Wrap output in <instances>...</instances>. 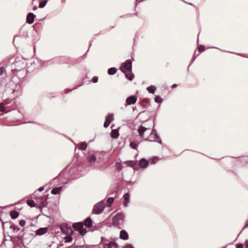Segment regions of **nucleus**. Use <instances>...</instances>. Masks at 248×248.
<instances>
[{"label": "nucleus", "mask_w": 248, "mask_h": 248, "mask_svg": "<svg viewBox=\"0 0 248 248\" xmlns=\"http://www.w3.org/2000/svg\"><path fill=\"white\" fill-rule=\"evenodd\" d=\"M149 161L146 160L144 158L140 159L139 163L135 161H127L124 162L128 166L132 167L134 171L139 170L140 169H144L146 168L149 163Z\"/></svg>", "instance_id": "nucleus-1"}, {"label": "nucleus", "mask_w": 248, "mask_h": 248, "mask_svg": "<svg viewBox=\"0 0 248 248\" xmlns=\"http://www.w3.org/2000/svg\"><path fill=\"white\" fill-rule=\"evenodd\" d=\"M146 140L152 142H157L160 144H162V140L157 134L156 130L155 129L152 130L149 136L147 138Z\"/></svg>", "instance_id": "nucleus-2"}, {"label": "nucleus", "mask_w": 248, "mask_h": 248, "mask_svg": "<svg viewBox=\"0 0 248 248\" xmlns=\"http://www.w3.org/2000/svg\"><path fill=\"white\" fill-rule=\"evenodd\" d=\"M124 215L123 213H119L117 214L113 218V224L116 227H120V226L123 223Z\"/></svg>", "instance_id": "nucleus-3"}, {"label": "nucleus", "mask_w": 248, "mask_h": 248, "mask_svg": "<svg viewBox=\"0 0 248 248\" xmlns=\"http://www.w3.org/2000/svg\"><path fill=\"white\" fill-rule=\"evenodd\" d=\"M105 205V202L103 201L98 202L94 205L93 212L95 214H100L103 211Z\"/></svg>", "instance_id": "nucleus-4"}, {"label": "nucleus", "mask_w": 248, "mask_h": 248, "mask_svg": "<svg viewBox=\"0 0 248 248\" xmlns=\"http://www.w3.org/2000/svg\"><path fill=\"white\" fill-rule=\"evenodd\" d=\"M123 69L124 68L125 70L131 72L132 71V61L130 59L126 60L124 62L122 63V66H121Z\"/></svg>", "instance_id": "nucleus-5"}, {"label": "nucleus", "mask_w": 248, "mask_h": 248, "mask_svg": "<svg viewBox=\"0 0 248 248\" xmlns=\"http://www.w3.org/2000/svg\"><path fill=\"white\" fill-rule=\"evenodd\" d=\"M137 100V97L135 95H130L125 100V107L135 104Z\"/></svg>", "instance_id": "nucleus-6"}, {"label": "nucleus", "mask_w": 248, "mask_h": 248, "mask_svg": "<svg viewBox=\"0 0 248 248\" xmlns=\"http://www.w3.org/2000/svg\"><path fill=\"white\" fill-rule=\"evenodd\" d=\"M114 120V114L112 113H108L106 118L105 121L104 123V127L105 128H107L110 123Z\"/></svg>", "instance_id": "nucleus-7"}, {"label": "nucleus", "mask_w": 248, "mask_h": 248, "mask_svg": "<svg viewBox=\"0 0 248 248\" xmlns=\"http://www.w3.org/2000/svg\"><path fill=\"white\" fill-rule=\"evenodd\" d=\"M60 228L61 231L63 233L70 234L73 232L72 229L70 227H68L67 225H61Z\"/></svg>", "instance_id": "nucleus-8"}, {"label": "nucleus", "mask_w": 248, "mask_h": 248, "mask_svg": "<svg viewBox=\"0 0 248 248\" xmlns=\"http://www.w3.org/2000/svg\"><path fill=\"white\" fill-rule=\"evenodd\" d=\"M36 15L32 12L29 13L26 16V23L29 24H32L34 21Z\"/></svg>", "instance_id": "nucleus-9"}, {"label": "nucleus", "mask_w": 248, "mask_h": 248, "mask_svg": "<svg viewBox=\"0 0 248 248\" xmlns=\"http://www.w3.org/2000/svg\"><path fill=\"white\" fill-rule=\"evenodd\" d=\"M120 70L125 75V78H127L129 80H132L134 78V74L131 72L129 73L126 72L123 68L121 67H120Z\"/></svg>", "instance_id": "nucleus-10"}, {"label": "nucleus", "mask_w": 248, "mask_h": 248, "mask_svg": "<svg viewBox=\"0 0 248 248\" xmlns=\"http://www.w3.org/2000/svg\"><path fill=\"white\" fill-rule=\"evenodd\" d=\"M148 129H150V128H146L145 126H143L142 125H140L139 126L138 129V132L139 133V135L141 139H142L143 138L145 132Z\"/></svg>", "instance_id": "nucleus-11"}, {"label": "nucleus", "mask_w": 248, "mask_h": 248, "mask_svg": "<svg viewBox=\"0 0 248 248\" xmlns=\"http://www.w3.org/2000/svg\"><path fill=\"white\" fill-rule=\"evenodd\" d=\"M120 127L118 128H116L112 129L110 132V136L112 138L114 139H117L119 136V129Z\"/></svg>", "instance_id": "nucleus-12"}, {"label": "nucleus", "mask_w": 248, "mask_h": 248, "mask_svg": "<svg viewBox=\"0 0 248 248\" xmlns=\"http://www.w3.org/2000/svg\"><path fill=\"white\" fill-rule=\"evenodd\" d=\"M124 207H126L129 203L130 202V195L129 193H125L124 195Z\"/></svg>", "instance_id": "nucleus-13"}, {"label": "nucleus", "mask_w": 248, "mask_h": 248, "mask_svg": "<svg viewBox=\"0 0 248 248\" xmlns=\"http://www.w3.org/2000/svg\"><path fill=\"white\" fill-rule=\"evenodd\" d=\"M87 146L88 144L86 141L81 142L78 144V149L82 151H85Z\"/></svg>", "instance_id": "nucleus-14"}, {"label": "nucleus", "mask_w": 248, "mask_h": 248, "mask_svg": "<svg viewBox=\"0 0 248 248\" xmlns=\"http://www.w3.org/2000/svg\"><path fill=\"white\" fill-rule=\"evenodd\" d=\"M47 230L48 229L46 227L41 228L36 231V233L38 235H42L46 233Z\"/></svg>", "instance_id": "nucleus-15"}, {"label": "nucleus", "mask_w": 248, "mask_h": 248, "mask_svg": "<svg viewBox=\"0 0 248 248\" xmlns=\"http://www.w3.org/2000/svg\"><path fill=\"white\" fill-rule=\"evenodd\" d=\"M120 238L123 240H127L128 239V234L124 230H122L120 232Z\"/></svg>", "instance_id": "nucleus-16"}, {"label": "nucleus", "mask_w": 248, "mask_h": 248, "mask_svg": "<svg viewBox=\"0 0 248 248\" xmlns=\"http://www.w3.org/2000/svg\"><path fill=\"white\" fill-rule=\"evenodd\" d=\"M156 87L154 85H150L146 88L147 91L150 93L154 94Z\"/></svg>", "instance_id": "nucleus-17"}, {"label": "nucleus", "mask_w": 248, "mask_h": 248, "mask_svg": "<svg viewBox=\"0 0 248 248\" xmlns=\"http://www.w3.org/2000/svg\"><path fill=\"white\" fill-rule=\"evenodd\" d=\"M117 71V69L115 67H110L108 70V74L109 75L112 76L115 75Z\"/></svg>", "instance_id": "nucleus-18"}, {"label": "nucleus", "mask_w": 248, "mask_h": 248, "mask_svg": "<svg viewBox=\"0 0 248 248\" xmlns=\"http://www.w3.org/2000/svg\"><path fill=\"white\" fill-rule=\"evenodd\" d=\"M74 228L77 231H79L83 227V224L81 222L75 223L73 225Z\"/></svg>", "instance_id": "nucleus-19"}, {"label": "nucleus", "mask_w": 248, "mask_h": 248, "mask_svg": "<svg viewBox=\"0 0 248 248\" xmlns=\"http://www.w3.org/2000/svg\"><path fill=\"white\" fill-rule=\"evenodd\" d=\"M117 244L116 243L112 242L105 245L104 248H116Z\"/></svg>", "instance_id": "nucleus-20"}, {"label": "nucleus", "mask_w": 248, "mask_h": 248, "mask_svg": "<svg viewBox=\"0 0 248 248\" xmlns=\"http://www.w3.org/2000/svg\"><path fill=\"white\" fill-rule=\"evenodd\" d=\"M62 187H58L52 189L51 193L53 195L59 194L62 190Z\"/></svg>", "instance_id": "nucleus-21"}, {"label": "nucleus", "mask_w": 248, "mask_h": 248, "mask_svg": "<svg viewBox=\"0 0 248 248\" xmlns=\"http://www.w3.org/2000/svg\"><path fill=\"white\" fill-rule=\"evenodd\" d=\"M92 219L90 218H87L84 222V225L86 227H91L92 226Z\"/></svg>", "instance_id": "nucleus-22"}, {"label": "nucleus", "mask_w": 248, "mask_h": 248, "mask_svg": "<svg viewBox=\"0 0 248 248\" xmlns=\"http://www.w3.org/2000/svg\"><path fill=\"white\" fill-rule=\"evenodd\" d=\"M19 215V213L16 211H12L10 212V216L12 218L16 219Z\"/></svg>", "instance_id": "nucleus-23"}, {"label": "nucleus", "mask_w": 248, "mask_h": 248, "mask_svg": "<svg viewBox=\"0 0 248 248\" xmlns=\"http://www.w3.org/2000/svg\"><path fill=\"white\" fill-rule=\"evenodd\" d=\"M19 89L20 86L18 85H16L15 89H14L13 90V93L15 94L16 96H17L19 93Z\"/></svg>", "instance_id": "nucleus-24"}, {"label": "nucleus", "mask_w": 248, "mask_h": 248, "mask_svg": "<svg viewBox=\"0 0 248 248\" xmlns=\"http://www.w3.org/2000/svg\"><path fill=\"white\" fill-rule=\"evenodd\" d=\"M140 103L141 104V106L143 107H146L147 105L149 104V101H148V99L144 98L142 100Z\"/></svg>", "instance_id": "nucleus-25"}, {"label": "nucleus", "mask_w": 248, "mask_h": 248, "mask_svg": "<svg viewBox=\"0 0 248 248\" xmlns=\"http://www.w3.org/2000/svg\"><path fill=\"white\" fill-rule=\"evenodd\" d=\"M159 160V158L157 156H153V157H152L150 160H149V162L151 164H155V163L156 162H157Z\"/></svg>", "instance_id": "nucleus-26"}, {"label": "nucleus", "mask_w": 248, "mask_h": 248, "mask_svg": "<svg viewBox=\"0 0 248 248\" xmlns=\"http://www.w3.org/2000/svg\"><path fill=\"white\" fill-rule=\"evenodd\" d=\"M47 0H44L42 1H40L38 7L39 8H44L47 4Z\"/></svg>", "instance_id": "nucleus-27"}, {"label": "nucleus", "mask_w": 248, "mask_h": 248, "mask_svg": "<svg viewBox=\"0 0 248 248\" xmlns=\"http://www.w3.org/2000/svg\"><path fill=\"white\" fill-rule=\"evenodd\" d=\"M198 51H199V53L204 51L205 49V46L203 45H199L197 47Z\"/></svg>", "instance_id": "nucleus-28"}, {"label": "nucleus", "mask_w": 248, "mask_h": 248, "mask_svg": "<svg viewBox=\"0 0 248 248\" xmlns=\"http://www.w3.org/2000/svg\"><path fill=\"white\" fill-rule=\"evenodd\" d=\"M154 100L157 103H161L163 101L162 99L159 95H156L154 98Z\"/></svg>", "instance_id": "nucleus-29"}, {"label": "nucleus", "mask_w": 248, "mask_h": 248, "mask_svg": "<svg viewBox=\"0 0 248 248\" xmlns=\"http://www.w3.org/2000/svg\"><path fill=\"white\" fill-rule=\"evenodd\" d=\"M195 153V152L189 150H185L183 151L182 154L187 155H192Z\"/></svg>", "instance_id": "nucleus-30"}, {"label": "nucleus", "mask_w": 248, "mask_h": 248, "mask_svg": "<svg viewBox=\"0 0 248 248\" xmlns=\"http://www.w3.org/2000/svg\"><path fill=\"white\" fill-rule=\"evenodd\" d=\"M114 199L113 198H112V197L109 198L107 201V206H109V207L110 206L111 204L114 202Z\"/></svg>", "instance_id": "nucleus-31"}, {"label": "nucleus", "mask_w": 248, "mask_h": 248, "mask_svg": "<svg viewBox=\"0 0 248 248\" xmlns=\"http://www.w3.org/2000/svg\"><path fill=\"white\" fill-rule=\"evenodd\" d=\"M27 204L31 207H35V204L33 200H29L27 201Z\"/></svg>", "instance_id": "nucleus-32"}, {"label": "nucleus", "mask_w": 248, "mask_h": 248, "mask_svg": "<svg viewBox=\"0 0 248 248\" xmlns=\"http://www.w3.org/2000/svg\"><path fill=\"white\" fill-rule=\"evenodd\" d=\"M87 159L90 163H93L95 161L96 158L95 156H88Z\"/></svg>", "instance_id": "nucleus-33"}, {"label": "nucleus", "mask_w": 248, "mask_h": 248, "mask_svg": "<svg viewBox=\"0 0 248 248\" xmlns=\"http://www.w3.org/2000/svg\"><path fill=\"white\" fill-rule=\"evenodd\" d=\"M130 146L133 149H137L138 147V144L133 141L130 142Z\"/></svg>", "instance_id": "nucleus-34"}, {"label": "nucleus", "mask_w": 248, "mask_h": 248, "mask_svg": "<svg viewBox=\"0 0 248 248\" xmlns=\"http://www.w3.org/2000/svg\"><path fill=\"white\" fill-rule=\"evenodd\" d=\"M115 167L117 170H120L122 169V166L121 163H120L119 162L116 163H115Z\"/></svg>", "instance_id": "nucleus-35"}, {"label": "nucleus", "mask_w": 248, "mask_h": 248, "mask_svg": "<svg viewBox=\"0 0 248 248\" xmlns=\"http://www.w3.org/2000/svg\"><path fill=\"white\" fill-rule=\"evenodd\" d=\"M195 53H196V51L194 53V56H193L191 60V62L190 63H189V64L188 65V68L190 66V65L194 62V61L195 60V59L199 55V53H198L197 55H195Z\"/></svg>", "instance_id": "nucleus-36"}, {"label": "nucleus", "mask_w": 248, "mask_h": 248, "mask_svg": "<svg viewBox=\"0 0 248 248\" xmlns=\"http://www.w3.org/2000/svg\"><path fill=\"white\" fill-rule=\"evenodd\" d=\"M64 240L66 242H70L72 241V238L68 235L64 237Z\"/></svg>", "instance_id": "nucleus-37"}, {"label": "nucleus", "mask_w": 248, "mask_h": 248, "mask_svg": "<svg viewBox=\"0 0 248 248\" xmlns=\"http://www.w3.org/2000/svg\"><path fill=\"white\" fill-rule=\"evenodd\" d=\"M98 78L97 76H94L92 78L91 81L94 83H95L98 82Z\"/></svg>", "instance_id": "nucleus-38"}, {"label": "nucleus", "mask_w": 248, "mask_h": 248, "mask_svg": "<svg viewBox=\"0 0 248 248\" xmlns=\"http://www.w3.org/2000/svg\"><path fill=\"white\" fill-rule=\"evenodd\" d=\"M80 233L83 235L86 233V229H84L83 227L79 231H78Z\"/></svg>", "instance_id": "nucleus-39"}, {"label": "nucleus", "mask_w": 248, "mask_h": 248, "mask_svg": "<svg viewBox=\"0 0 248 248\" xmlns=\"http://www.w3.org/2000/svg\"><path fill=\"white\" fill-rule=\"evenodd\" d=\"M6 108L5 105L3 104H0V111L3 112Z\"/></svg>", "instance_id": "nucleus-40"}, {"label": "nucleus", "mask_w": 248, "mask_h": 248, "mask_svg": "<svg viewBox=\"0 0 248 248\" xmlns=\"http://www.w3.org/2000/svg\"><path fill=\"white\" fill-rule=\"evenodd\" d=\"M25 224H26V221L25 220H21L19 222V225L21 226V227H23L25 225Z\"/></svg>", "instance_id": "nucleus-41"}, {"label": "nucleus", "mask_w": 248, "mask_h": 248, "mask_svg": "<svg viewBox=\"0 0 248 248\" xmlns=\"http://www.w3.org/2000/svg\"><path fill=\"white\" fill-rule=\"evenodd\" d=\"M5 72V68L3 67H0V76L2 75Z\"/></svg>", "instance_id": "nucleus-42"}, {"label": "nucleus", "mask_w": 248, "mask_h": 248, "mask_svg": "<svg viewBox=\"0 0 248 248\" xmlns=\"http://www.w3.org/2000/svg\"><path fill=\"white\" fill-rule=\"evenodd\" d=\"M73 248H88V247L87 246L82 245L76 247H74Z\"/></svg>", "instance_id": "nucleus-43"}, {"label": "nucleus", "mask_w": 248, "mask_h": 248, "mask_svg": "<svg viewBox=\"0 0 248 248\" xmlns=\"http://www.w3.org/2000/svg\"><path fill=\"white\" fill-rule=\"evenodd\" d=\"M243 245L242 244L239 243L237 244L236 248H243Z\"/></svg>", "instance_id": "nucleus-44"}, {"label": "nucleus", "mask_w": 248, "mask_h": 248, "mask_svg": "<svg viewBox=\"0 0 248 248\" xmlns=\"http://www.w3.org/2000/svg\"><path fill=\"white\" fill-rule=\"evenodd\" d=\"M124 248H133V246L130 244H128L125 246Z\"/></svg>", "instance_id": "nucleus-45"}, {"label": "nucleus", "mask_w": 248, "mask_h": 248, "mask_svg": "<svg viewBox=\"0 0 248 248\" xmlns=\"http://www.w3.org/2000/svg\"><path fill=\"white\" fill-rule=\"evenodd\" d=\"M225 52H229V53H233V54H235L236 55H238V56H241V53H234V52H231V51H225Z\"/></svg>", "instance_id": "nucleus-46"}, {"label": "nucleus", "mask_w": 248, "mask_h": 248, "mask_svg": "<svg viewBox=\"0 0 248 248\" xmlns=\"http://www.w3.org/2000/svg\"><path fill=\"white\" fill-rule=\"evenodd\" d=\"M44 189V187L43 186H42V187H40L39 189H38V191L39 192H41L42 191H43Z\"/></svg>", "instance_id": "nucleus-47"}, {"label": "nucleus", "mask_w": 248, "mask_h": 248, "mask_svg": "<svg viewBox=\"0 0 248 248\" xmlns=\"http://www.w3.org/2000/svg\"><path fill=\"white\" fill-rule=\"evenodd\" d=\"M245 248H248V240H246L245 243Z\"/></svg>", "instance_id": "nucleus-48"}, {"label": "nucleus", "mask_w": 248, "mask_h": 248, "mask_svg": "<svg viewBox=\"0 0 248 248\" xmlns=\"http://www.w3.org/2000/svg\"><path fill=\"white\" fill-rule=\"evenodd\" d=\"M10 228H12V229H13V230H16V232H17V231L19 230V229H16V228L15 227H14V226H11V227H10Z\"/></svg>", "instance_id": "nucleus-49"}, {"label": "nucleus", "mask_w": 248, "mask_h": 248, "mask_svg": "<svg viewBox=\"0 0 248 248\" xmlns=\"http://www.w3.org/2000/svg\"><path fill=\"white\" fill-rule=\"evenodd\" d=\"M177 85H177V84L175 83V84H172V85H171V87L172 88H174L176 87L177 86Z\"/></svg>", "instance_id": "nucleus-50"}, {"label": "nucleus", "mask_w": 248, "mask_h": 248, "mask_svg": "<svg viewBox=\"0 0 248 248\" xmlns=\"http://www.w3.org/2000/svg\"><path fill=\"white\" fill-rule=\"evenodd\" d=\"M182 0L183 1H184V2L188 4H189V5H193V4L192 3H190V2H186V1H185V0Z\"/></svg>", "instance_id": "nucleus-51"}, {"label": "nucleus", "mask_w": 248, "mask_h": 248, "mask_svg": "<svg viewBox=\"0 0 248 248\" xmlns=\"http://www.w3.org/2000/svg\"><path fill=\"white\" fill-rule=\"evenodd\" d=\"M136 0V4H137L139 2H140L142 1H143L144 0ZM137 5H136V6Z\"/></svg>", "instance_id": "nucleus-52"}, {"label": "nucleus", "mask_w": 248, "mask_h": 248, "mask_svg": "<svg viewBox=\"0 0 248 248\" xmlns=\"http://www.w3.org/2000/svg\"><path fill=\"white\" fill-rule=\"evenodd\" d=\"M37 24H34V25L32 26V27H33V28H34V29H33V30H34L36 32V30H35V27L37 26Z\"/></svg>", "instance_id": "nucleus-53"}, {"label": "nucleus", "mask_w": 248, "mask_h": 248, "mask_svg": "<svg viewBox=\"0 0 248 248\" xmlns=\"http://www.w3.org/2000/svg\"><path fill=\"white\" fill-rule=\"evenodd\" d=\"M89 44H90V47H89V48L88 49L86 53L89 51V49H90V47H91V46H92V44H91V41L89 43Z\"/></svg>", "instance_id": "nucleus-54"}, {"label": "nucleus", "mask_w": 248, "mask_h": 248, "mask_svg": "<svg viewBox=\"0 0 248 248\" xmlns=\"http://www.w3.org/2000/svg\"><path fill=\"white\" fill-rule=\"evenodd\" d=\"M248 219L247 220L246 223V225L244 227H248Z\"/></svg>", "instance_id": "nucleus-55"}, {"label": "nucleus", "mask_w": 248, "mask_h": 248, "mask_svg": "<svg viewBox=\"0 0 248 248\" xmlns=\"http://www.w3.org/2000/svg\"><path fill=\"white\" fill-rule=\"evenodd\" d=\"M115 27V26H112L110 28V29H109L108 30H107V31H109L110 30H111V29H113Z\"/></svg>", "instance_id": "nucleus-56"}, {"label": "nucleus", "mask_w": 248, "mask_h": 248, "mask_svg": "<svg viewBox=\"0 0 248 248\" xmlns=\"http://www.w3.org/2000/svg\"><path fill=\"white\" fill-rule=\"evenodd\" d=\"M209 48H216V49H218L219 50H220V49L217 48V47H214V46H211V47H209Z\"/></svg>", "instance_id": "nucleus-57"}, {"label": "nucleus", "mask_w": 248, "mask_h": 248, "mask_svg": "<svg viewBox=\"0 0 248 248\" xmlns=\"http://www.w3.org/2000/svg\"><path fill=\"white\" fill-rule=\"evenodd\" d=\"M240 56L243 57H245V58H248V57H246V56H244V54H242V53H241V55Z\"/></svg>", "instance_id": "nucleus-58"}, {"label": "nucleus", "mask_w": 248, "mask_h": 248, "mask_svg": "<svg viewBox=\"0 0 248 248\" xmlns=\"http://www.w3.org/2000/svg\"><path fill=\"white\" fill-rule=\"evenodd\" d=\"M46 17H45L44 18H41L40 19H39V21H43L45 20Z\"/></svg>", "instance_id": "nucleus-59"}, {"label": "nucleus", "mask_w": 248, "mask_h": 248, "mask_svg": "<svg viewBox=\"0 0 248 248\" xmlns=\"http://www.w3.org/2000/svg\"><path fill=\"white\" fill-rule=\"evenodd\" d=\"M36 9H37V7H36V6H34V7H33V10H36Z\"/></svg>", "instance_id": "nucleus-60"}, {"label": "nucleus", "mask_w": 248, "mask_h": 248, "mask_svg": "<svg viewBox=\"0 0 248 248\" xmlns=\"http://www.w3.org/2000/svg\"><path fill=\"white\" fill-rule=\"evenodd\" d=\"M79 86H77V87H74L73 88V90H75V89H76L78 87H79Z\"/></svg>", "instance_id": "nucleus-61"}, {"label": "nucleus", "mask_w": 248, "mask_h": 248, "mask_svg": "<svg viewBox=\"0 0 248 248\" xmlns=\"http://www.w3.org/2000/svg\"><path fill=\"white\" fill-rule=\"evenodd\" d=\"M134 15H135V16H137V13H135L134 14Z\"/></svg>", "instance_id": "nucleus-62"}, {"label": "nucleus", "mask_w": 248, "mask_h": 248, "mask_svg": "<svg viewBox=\"0 0 248 248\" xmlns=\"http://www.w3.org/2000/svg\"><path fill=\"white\" fill-rule=\"evenodd\" d=\"M16 36H14V38L13 42L14 41V40H15V38H16Z\"/></svg>", "instance_id": "nucleus-63"}, {"label": "nucleus", "mask_w": 248, "mask_h": 248, "mask_svg": "<svg viewBox=\"0 0 248 248\" xmlns=\"http://www.w3.org/2000/svg\"><path fill=\"white\" fill-rule=\"evenodd\" d=\"M75 155H78V153L77 154V153H75Z\"/></svg>", "instance_id": "nucleus-64"}]
</instances>
